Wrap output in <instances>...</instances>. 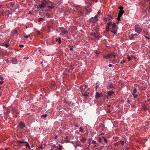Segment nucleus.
Wrapping results in <instances>:
<instances>
[{
  "label": "nucleus",
  "mask_w": 150,
  "mask_h": 150,
  "mask_svg": "<svg viewBox=\"0 0 150 150\" xmlns=\"http://www.w3.org/2000/svg\"><path fill=\"white\" fill-rule=\"evenodd\" d=\"M93 36L94 37L96 38H99L98 34L96 33H94Z\"/></svg>",
  "instance_id": "obj_21"
},
{
  "label": "nucleus",
  "mask_w": 150,
  "mask_h": 150,
  "mask_svg": "<svg viewBox=\"0 0 150 150\" xmlns=\"http://www.w3.org/2000/svg\"><path fill=\"white\" fill-rule=\"evenodd\" d=\"M55 41L56 42H58V43L59 44H60L61 43V38H59L58 39L57 38L56 40Z\"/></svg>",
  "instance_id": "obj_18"
},
{
  "label": "nucleus",
  "mask_w": 150,
  "mask_h": 150,
  "mask_svg": "<svg viewBox=\"0 0 150 150\" xmlns=\"http://www.w3.org/2000/svg\"><path fill=\"white\" fill-rule=\"evenodd\" d=\"M47 11L49 10V11H50L52 9L54 8L53 6H47Z\"/></svg>",
  "instance_id": "obj_20"
},
{
  "label": "nucleus",
  "mask_w": 150,
  "mask_h": 150,
  "mask_svg": "<svg viewBox=\"0 0 150 150\" xmlns=\"http://www.w3.org/2000/svg\"><path fill=\"white\" fill-rule=\"evenodd\" d=\"M80 141L83 143H84L86 141V139L84 137H83L80 139Z\"/></svg>",
  "instance_id": "obj_12"
},
{
  "label": "nucleus",
  "mask_w": 150,
  "mask_h": 150,
  "mask_svg": "<svg viewBox=\"0 0 150 150\" xmlns=\"http://www.w3.org/2000/svg\"><path fill=\"white\" fill-rule=\"evenodd\" d=\"M98 16L97 15H96L94 17V20H93V22H96L98 21Z\"/></svg>",
  "instance_id": "obj_23"
},
{
  "label": "nucleus",
  "mask_w": 150,
  "mask_h": 150,
  "mask_svg": "<svg viewBox=\"0 0 150 150\" xmlns=\"http://www.w3.org/2000/svg\"><path fill=\"white\" fill-rule=\"evenodd\" d=\"M137 34H134L132 33L130 35H129V38L130 40H134V35H136Z\"/></svg>",
  "instance_id": "obj_10"
},
{
  "label": "nucleus",
  "mask_w": 150,
  "mask_h": 150,
  "mask_svg": "<svg viewBox=\"0 0 150 150\" xmlns=\"http://www.w3.org/2000/svg\"><path fill=\"white\" fill-rule=\"evenodd\" d=\"M96 94L95 96V98L96 99H98L99 97H100V94L98 92H96Z\"/></svg>",
  "instance_id": "obj_19"
},
{
  "label": "nucleus",
  "mask_w": 150,
  "mask_h": 150,
  "mask_svg": "<svg viewBox=\"0 0 150 150\" xmlns=\"http://www.w3.org/2000/svg\"><path fill=\"white\" fill-rule=\"evenodd\" d=\"M105 30L107 32H108L110 30L109 27L108 26H106L105 28Z\"/></svg>",
  "instance_id": "obj_31"
},
{
  "label": "nucleus",
  "mask_w": 150,
  "mask_h": 150,
  "mask_svg": "<svg viewBox=\"0 0 150 150\" xmlns=\"http://www.w3.org/2000/svg\"><path fill=\"white\" fill-rule=\"evenodd\" d=\"M88 134V132L86 133H85V135H86V136Z\"/></svg>",
  "instance_id": "obj_62"
},
{
  "label": "nucleus",
  "mask_w": 150,
  "mask_h": 150,
  "mask_svg": "<svg viewBox=\"0 0 150 150\" xmlns=\"http://www.w3.org/2000/svg\"><path fill=\"white\" fill-rule=\"evenodd\" d=\"M124 12L123 10H120L118 16H119L120 17H121Z\"/></svg>",
  "instance_id": "obj_15"
},
{
  "label": "nucleus",
  "mask_w": 150,
  "mask_h": 150,
  "mask_svg": "<svg viewBox=\"0 0 150 150\" xmlns=\"http://www.w3.org/2000/svg\"><path fill=\"white\" fill-rule=\"evenodd\" d=\"M24 37H25V38H28V37H29V36H30V35H24Z\"/></svg>",
  "instance_id": "obj_43"
},
{
  "label": "nucleus",
  "mask_w": 150,
  "mask_h": 150,
  "mask_svg": "<svg viewBox=\"0 0 150 150\" xmlns=\"http://www.w3.org/2000/svg\"><path fill=\"white\" fill-rule=\"evenodd\" d=\"M81 93L82 94V96L84 97L85 98H87L88 96V95L87 94H83L82 92H81Z\"/></svg>",
  "instance_id": "obj_22"
},
{
  "label": "nucleus",
  "mask_w": 150,
  "mask_h": 150,
  "mask_svg": "<svg viewBox=\"0 0 150 150\" xmlns=\"http://www.w3.org/2000/svg\"><path fill=\"white\" fill-rule=\"evenodd\" d=\"M126 61V60H124L123 62H122V63H124Z\"/></svg>",
  "instance_id": "obj_64"
},
{
  "label": "nucleus",
  "mask_w": 150,
  "mask_h": 150,
  "mask_svg": "<svg viewBox=\"0 0 150 150\" xmlns=\"http://www.w3.org/2000/svg\"><path fill=\"white\" fill-rule=\"evenodd\" d=\"M84 93H85V94H88L89 93H88L87 91H85V92Z\"/></svg>",
  "instance_id": "obj_57"
},
{
  "label": "nucleus",
  "mask_w": 150,
  "mask_h": 150,
  "mask_svg": "<svg viewBox=\"0 0 150 150\" xmlns=\"http://www.w3.org/2000/svg\"><path fill=\"white\" fill-rule=\"evenodd\" d=\"M119 143L120 144H121L122 145H124V142L122 141H120L119 142Z\"/></svg>",
  "instance_id": "obj_34"
},
{
  "label": "nucleus",
  "mask_w": 150,
  "mask_h": 150,
  "mask_svg": "<svg viewBox=\"0 0 150 150\" xmlns=\"http://www.w3.org/2000/svg\"><path fill=\"white\" fill-rule=\"evenodd\" d=\"M4 45L6 47H8L9 46V45L8 44H7L6 43L4 44L3 45V46Z\"/></svg>",
  "instance_id": "obj_37"
},
{
  "label": "nucleus",
  "mask_w": 150,
  "mask_h": 150,
  "mask_svg": "<svg viewBox=\"0 0 150 150\" xmlns=\"http://www.w3.org/2000/svg\"><path fill=\"white\" fill-rule=\"evenodd\" d=\"M16 110L15 109H12L13 113V114H14L16 112V114H17V112L16 111Z\"/></svg>",
  "instance_id": "obj_30"
},
{
  "label": "nucleus",
  "mask_w": 150,
  "mask_h": 150,
  "mask_svg": "<svg viewBox=\"0 0 150 150\" xmlns=\"http://www.w3.org/2000/svg\"><path fill=\"white\" fill-rule=\"evenodd\" d=\"M65 140H66V141L67 142H69V138H68V136H66V137Z\"/></svg>",
  "instance_id": "obj_27"
},
{
  "label": "nucleus",
  "mask_w": 150,
  "mask_h": 150,
  "mask_svg": "<svg viewBox=\"0 0 150 150\" xmlns=\"http://www.w3.org/2000/svg\"><path fill=\"white\" fill-rule=\"evenodd\" d=\"M112 23L110 22H109L108 23H107V25L109 27V26L111 25Z\"/></svg>",
  "instance_id": "obj_40"
},
{
  "label": "nucleus",
  "mask_w": 150,
  "mask_h": 150,
  "mask_svg": "<svg viewBox=\"0 0 150 150\" xmlns=\"http://www.w3.org/2000/svg\"><path fill=\"white\" fill-rule=\"evenodd\" d=\"M79 129H80V131H83V130L82 129L81 127H80L79 128Z\"/></svg>",
  "instance_id": "obj_54"
},
{
  "label": "nucleus",
  "mask_w": 150,
  "mask_h": 150,
  "mask_svg": "<svg viewBox=\"0 0 150 150\" xmlns=\"http://www.w3.org/2000/svg\"><path fill=\"white\" fill-rule=\"evenodd\" d=\"M46 5V4L44 3L42 1L41 4L39 5V7H38V8H42L45 7Z\"/></svg>",
  "instance_id": "obj_9"
},
{
  "label": "nucleus",
  "mask_w": 150,
  "mask_h": 150,
  "mask_svg": "<svg viewBox=\"0 0 150 150\" xmlns=\"http://www.w3.org/2000/svg\"><path fill=\"white\" fill-rule=\"evenodd\" d=\"M112 64H110L109 65H108V66H109V67H112Z\"/></svg>",
  "instance_id": "obj_56"
},
{
  "label": "nucleus",
  "mask_w": 150,
  "mask_h": 150,
  "mask_svg": "<svg viewBox=\"0 0 150 150\" xmlns=\"http://www.w3.org/2000/svg\"><path fill=\"white\" fill-rule=\"evenodd\" d=\"M137 92V89L135 88H134L133 90V91L132 92V93H135Z\"/></svg>",
  "instance_id": "obj_33"
},
{
  "label": "nucleus",
  "mask_w": 150,
  "mask_h": 150,
  "mask_svg": "<svg viewBox=\"0 0 150 150\" xmlns=\"http://www.w3.org/2000/svg\"><path fill=\"white\" fill-rule=\"evenodd\" d=\"M127 58L128 59V61H130L131 60V59L129 55H128L127 57Z\"/></svg>",
  "instance_id": "obj_32"
},
{
  "label": "nucleus",
  "mask_w": 150,
  "mask_h": 150,
  "mask_svg": "<svg viewBox=\"0 0 150 150\" xmlns=\"http://www.w3.org/2000/svg\"><path fill=\"white\" fill-rule=\"evenodd\" d=\"M107 88H115L114 86V84H113L112 83H111L110 84H108L107 86Z\"/></svg>",
  "instance_id": "obj_6"
},
{
  "label": "nucleus",
  "mask_w": 150,
  "mask_h": 150,
  "mask_svg": "<svg viewBox=\"0 0 150 150\" xmlns=\"http://www.w3.org/2000/svg\"><path fill=\"white\" fill-rule=\"evenodd\" d=\"M47 117V114H45L44 115H42L41 116V117L42 118H45Z\"/></svg>",
  "instance_id": "obj_26"
},
{
  "label": "nucleus",
  "mask_w": 150,
  "mask_h": 150,
  "mask_svg": "<svg viewBox=\"0 0 150 150\" xmlns=\"http://www.w3.org/2000/svg\"><path fill=\"white\" fill-rule=\"evenodd\" d=\"M71 47H71L70 48V50L71 51H73V47H74V46L73 45H72L71 46Z\"/></svg>",
  "instance_id": "obj_35"
},
{
  "label": "nucleus",
  "mask_w": 150,
  "mask_h": 150,
  "mask_svg": "<svg viewBox=\"0 0 150 150\" xmlns=\"http://www.w3.org/2000/svg\"><path fill=\"white\" fill-rule=\"evenodd\" d=\"M92 143L93 144H97V143L96 141L92 140Z\"/></svg>",
  "instance_id": "obj_36"
},
{
  "label": "nucleus",
  "mask_w": 150,
  "mask_h": 150,
  "mask_svg": "<svg viewBox=\"0 0 150 150\" xmlns=\"http://www.w3.org/2000/svg\"><path fill=\"white\" fill-rule=\"evenodd\" d=\"M25 124L21 121L20 122L18 126V128L22 129L25 127Z\"/></svg>",
  "instance_id": "obj_5"
},
{
  "label": "nucleus",
  "mask_w": 150,
  "mask_h": 150,
  "mask_svg": "<svg viewBox=\"0 0 150 150\" xmlns=\"http://www.w3.org/2000/svg\"><path fill=\"white\" fill-rule=\"evenodd\" d=\"M114 93V92L112 91H108L107 92V95L109 96H111Z\"/></svg>",
  "instance_id": "obj_13"
},
{
  "label": "nucleus",
  "mask_w": 150,
  "mask_h": 150,
  "mask_svg": "<svg viewBox=\"0 0 150 150\" xmlns=\"http://www.w3.org/2000/svg\"><path fill=\"white\" fill-rule=\"evenodd\" d=\"M20 47H23L24 46V45H19V46Z\"/></svg>",
  "instance_id": "obj_48"
},
{
  "label": "nucleus",
  "mask_w": 150,
  "mask_h": 150,
  "mask_svg": "<svg viewBox=\"0 0 150 150\" xmlns=\"http://www.w3.org/2000/svg\"><path fill=\"white\" fill-rule=\"evenodd\" d=\"M50 27V26L49 25H47V29L49 28Z\"/></svg>",
  "instance_id": "obj_63"
},
{
  "label": "nucleus",
  "mask_w": 150,
  "mask_h": 150,
  "mask_svg": "<svg viewBox=\"0 0 150 150\" xmlns=\"http://www.w3.org/2000/svg\"><path fill=\"white\" fill-rule=\"evenodd\" d=\"M96 145H95L93 147H98V145H97V144H95Z\"/></svg>",
  "instance_id": "obj_52"
},
{
  "label": "nucleus",
  "mask_w": 150,
  "mask_h": 150,
  "mask_svg": "<svg viewBox=\"0 0 150 150\" xmlns=\"http://www.w3.org/2000/svg\"><path fill=\"white\" fill-rule=\"evenodd\" d=\"M64 103H68L67 102H66V101H65L64 100Z\"/></svg>",
  "instance_id": "obj_61"
},
{
  "label": "nucleus",
  "mask_w": 150,
  "mask_h": 150,
  "mask_svg": "<svg viewBox=\"0 0 150 150\" xmlns=\"http://www.w3.org/2000/svg\"><path fill=\"white\" fill-rule=\"evenodd\" d=\"M88 87V85H81L79 88L80 89L81 91L84 90Z\"/></svg>",
  "instance_id": "obj_8"
},
{
  "label": "nucleus",
  "mask_w": 150,
  "mask_h": 150,
  "mask_svg": "<svg viewBox=\"0 0 150 150\" xmlns=\"http://www.w3.org/2000/svg\"><path fill=\"white\" fill-rule=\"evenodd\" d=\"M28 58H29L28 57H24L23 59H27Z\"/></svg>",
  "instance_id": "obj_49"
},
{
  "label": "nucleus",
  "mask_w": 150,
  "mask_h": 150,
  "mask_svg": "<svg viewBox=\"0 0 150 150\" xmlns=\"http://www.w3.org/2000/svg\"><path fill=\"white\" fill-rule=\"evenodd\" d=\"M0 79L1 81H3L4 80V78L1 77V76L0 75Z\"/></svg>",
  "instance_id": "obj_45"
},
{
  "label": "nucleus",
  "mask_w": 150,
  "mask_h": 150,
  "mask_svg": "<svg viewBox=\"0 0 150 150\" xmlns=\"http://www.w3.org/2000/svg\"><path fill=\"white\" fill-rule=\"evenodd\" d=\"M134 96V98H137V97L138 96V95H135V96Z\"/></svg>",
  "instance_id": "obj_47"
},
{
  "label": "nucleus",
  "mask_w": 150,
  "mask_h": 150,
  "mask_svg": "<svg viewBox=\"0 0 150 150\" xmlns=\"http://www.w3.org/2000/svg\"><path fill=\"white\" fill-rule=\"evenodd\" d=\"M62 30H61V34L64 35L65 34L67 33H68V31L67 30L61 28Z\"/></svg>",
  "instance_id": "obj_7"
},
{
  "label": "nucleus",
  "mask_w": 150,
  "mask_h": 150,
  "mask_svg": "<svg viewBox=\"0 0 150 150\" xmlns=\"http://www.w3.org/2000/svg\"><path fill=\"white\" fill-rule=\"evenodd\" d=\"M116 54L113 52L109 53L103 56V58L105 59H108L113 57L114 59L116 58Z\"/></svg>",
  "instance_id": "obj_2"
},
{
  "label": "nucleus",
  "mask_w": 150,
  "mask_h": 150,
  "mask_svg": "<svg viewBox=\"0 0 150 150\" xmlns=\"http://www.w3.org/2000/svg\"><path fill=\"white\" fill-rule=\"evenodd\" d=\"M74 126L76 127H78V125L77 124H76L75 125H74Z\"/></svg>",
  "instance_id": "obj_55"
},
{
  "label": "nucleus",
  "mask_w": 150,
  "mask_h": 150,
  "mask_svg": "<svg viewBox=\"0 0 150 150\" xmlns=\"http://www.w3.org/2000/svg\"><path fill=\"white\" fill-rule=\"evenodd\" d=\"M68 104L70 106H71V105H73V103H68Z\"/></svg>",
  "instance_id": "obj_53"
},
{
  "label": "nucleus",
  "mask_w": 150,
  "mask_h": 150,
  "mask_svg": "<svg viewBox=\"0 0 150 150\" xmlns=\"http://www.w3.org/2000/svg\"><path fill=\"white\" fill-rule=\"evenodd\" d=\"M112 29H118L116 25V23H113L112 25Z\"/></svg>",
  "instance_id": "obj_14"
},
{
  "label": "nucleus",
  "mask_w": 150,
  "mask_h": 150,
  "mask_svg": "<svg viewBox=\"0 0 150 150\" xmlns=\"http://www.w3.org/2000/svg\"><path fill=\"white\" fill-rule=\"evenodd\" d=\"M16 144L19 146L25 145L26 147L28 148L29 149H30L28 143L26 142L23 140H17L16 142Z\"/></svg>",
  "instance_id": "obj_1"
},
{
  "label": "nucleus",
  "mask_w": 150,
  "mask_h": 150,
  "mask_svg": "<svg viewBox=\"0 0 150 150\" xmlns=\"http://www.w3.org/2000/svg\"><path fill=\"white\" fill-rule=\"evenodd\" d=\"M96 85H97L96 87V91L97 90V89L98 88V86L97 85V83H96Z\"/></svg>",
  "instance_id": "obj_46"
},
{
  "label": "nucleus",
  "mask_w": 150,
  "mask_h": 150,
  "mask_svg": "<svg viewBox=\"0 0 150 150\" xmlns=\"http://www.w3.org/2000/svg\"><path fill=\"white\" fill-rule=\"evenodd\" d=\"M117 29H110V30L111 32L113 33L114 35H116L117 33Z\"/></svg>",
  "instance_id": "obj_11"
},
{
  "label": "nucleus",
  "mask_w": 150,
  "mask_h": 150,
  "mask_svg": "<svg viewBox=\"0 0 150 150\" xmlns=\"http://www.w3.org/2000/svg\"><path fill=\"white\" fill-rule=\"evenodd\" d=\"M149 9L148 10V12L149 13H150V4H149Z\"/></svg>",
  "instance_id": "obj_50"
},
{
  "label": "nucleus",
  "mask_w": 150,
  "mask_h": 150,
  "mask_svg": "<svg viewBox=\"0 0 150 150\" xmlns=\"http://www.w3.org/2000/svg\"><path fill=\"white\" fill-rule=\"evenodd\" d=\"M102 141H103V139H102V138L101 139L100 138L98 140V142H99V143H101Z\"/></svg>",
  "instance_id": "obj_38"
},
{
  "label": "nucleus",
  "mask_w": 150,
  "mask_h": 150,
  "mask_svg": "<svg viewBox=\"0 0 150 150\" xmlns=\"http://www.w3.org/2000/svg\"><path fill=\"white\" fill-rule=\"evenodd\" d=\"M4 83L3 81H0V84H2Z\"/></svg>",
  "instance_id": "obj_51"
},
{
  "label": "nucleus",
  "mask_w": 150,
  "mask_h": 150,
  "mask_svg": "<svg viewBox=\"0 0 150 150\" xmlns=\"http://www.w3.org/2000/svg\"><path fill=\"white\" fill-rule=\"evenodd\" d=\"M12 63L14 64H16V62L17 61V59L16 58H13L11 60Z\"/></svg>",
  "instance_id": "obj_17"
},
{
  "label": "nucleus",
  "mask_w": 150,
  "mask_h": 150,
  "mask_svg": "<svg viewBox=\"0 0 150 150\" xmlns=\"http://www.w3.org/2000/svg\"><path fill=\"white\" fill-rule=\"evenodd\" d=\"M44 18H40L38 19V22H40L41 21H43L44 20Z\"/></svg>",
  "instance_id": "obj_28"
},
{
  "label": "nucleus",
  "mask_w": 150,
  "mask_h": 150,
  "mask_svg": "<svg viewBox=\"0 0 150 150\" xmlns=\"http://www.w3.org/2000/svg\"><path fill=\"white\" fill-rule=\"evenodd\" d=\"M134 30L136 32L140 34L142 30V29L139 25L137 24L134 26Z\"/></svg>",
  "instance_id": "obj_3"
},
{
  "label": "nucleus",
  "mask_w": 150,
  "mask_h": 150,
  "mask_svg": "<svg viewBox=\"0 0 150 150\" xmlns=\"http://www.w3.org/2000/svg\"><path fill=\"white\" fill-rule=\"evenodd\" d=\"M13 32L14 34H18V33L17 30L16 29H15L13 30Z\"/></svg>",
  "instance_id": "obj_25"
},
{
  "label": "nucleus",
  "mask_w": 150,
  "mask_h": 150,
  "mask_svg": "<svg viewBox=\"0 0 150 150\" xmlns=\"http://www.w3.org/2000/svg\"><path fill=\"white\" fill-rule=\"evenodd\" d=\"M119 8L120 9V10H123V7L122 6H121L119 7Z\"/></svg>",
  "instance_id": "obj_41"
},
{
  "label": "nucleus",
  "mask_w": 150,
  "mask_h": 150,
  "mask_svg": "<svg viewBox=\"0 0 150 150\" xmlns=\"http://www.w3.org/2000/svg\"><path fill=\"white\" fill-rule=\"evenodd\" d=\"M121 17H120L119 16H118L117 18V20L118 21H120V18Z\"/></svg>",
  "instance_id": "obj_44"
},
{
  "label": "nucleus",
  "mask_w": 150,
  "mask_h": 150,
  "mask_svg": "<svg viewBox=\"0 0 150 150\" xmlns=\"http://www.w3.org/2000/svg\"><path fill=\"white\" fill-rule=\"evenodd\" d=\"M62 145H59V146L58 147V146H57L55 147L56 149L55 150H61L62 149Z\"/></svg>",
  "instance_id": "obj_16"
},
{
  "label": "nucleus",
  "mask_w": 150,
  "mask_h": 150,
  "mask_svg": "<svg viewBox=\"0 0 150 150\" xmlns=\"http://www.w3.org/2000/svg\"><path fill=\"white\" fill-rule=\"evenodd\" d=\"M95 53L96 54H99L100 52L99 51H96Z\"/></svg>",
  "instance_id": "obj_39"
},
{
  "label": "nucleus",
  "mask_w": 150,
  "mask_h": 150,
  "mask_svg": "<svg viewBox=\"0 0 150 150\" xmlns=\"http://www.w3.org/2000/svg\"><path fill=\"white\" fill-rule=\"evenodd\" d=\"M132 95H133V96H135V95H136V94H135V93H132Z\"/></svg>",
  "instance_id": "obj_60"
},
{
  "label": "nucleus",
  "mask_w": 150,
  "mask_h": 150,
  "mask_svg": "<svg viewBox=\"0 0 150 150\" xmlns=\"http://www.w3.org/2000/svg\"><path fill=\"white\" fill-rule=\"evenodd\" d=\"M145 37L146 38H147V39H148V40H149V37H147L146 36H145Z\"/></svg>",
  "instance_id": "obj_58"
},
{
  "label": "nucleus",
  "mask_w": 150,
  "mask_h": 150,
  "mask_svg": "<svg viewBox=\"0 0 150 150\" xmlns=\"http://www.w3.org/2000/svg\"><path fill=\"white\" fill-rule=\"evenodd\" d=\"M112 63L113 64H115L116 63V61L115 60V59H114L113 60Z\"/></svg>",
  "instance_id": "obj_42"
},
{
  "label": "nucleus",
  "mask_w": 150,
  "mask_h": 150,
  "mask_svg": "<svg viewBox=\"0 0 150 150\" xmlns=\"http://www.w3.org/2000/svg\"><path fill=\"white\" fill-rule=\"evenodd\" d=\"M58 136L57 135H56L55 137H54V138L55 139H57V138Z\"/></svg>",
  "instance_id": "obj_59"
},
{
  "label": "nucleus",
  "mask_w": 150,
  "mask_h": 150,
  "mask_svg": "<svg viewBox=\"0 0 150 150\" xmlns=\"http://www.w3.org/2000/svg\"><path fill=\"white\" fill-rule=\"evenodd\" d=\"M112 19V18L110 15L108 14L107 16L104 18V20L105 21H109Z\"/></svg>",
  "instance_id": "obj_4"
},
{
  "label": "nucleus",
  "mask_w": 150,
  "mask_h": 150,
  "mask_svg": "<svg viewBox=\"0 0 150 150\" xmlns=\"http://www.w3.org/2000/svg\"><path fill=\"white\" fill-rule=\"evenodd\" d=\"M55 145L54 144H52L51 146V149L49 150H53L54 148H55Z\"/></svg>",
  "instance_id": "obj_29"
},
{
  "label": "nucleus",
  "mask_w": 150,
  "mask_h": 150,
  "mask_svg": "<svg viewBox=\"0 0 150 150\" xmlns=\"http://www.w3.org/2000/svg\"><path fill=\"white\" fill-rule=\"evenodd\" d=\"M102 139L103 141H104L106 143H107V140L105 137H103Z\"/></svg>",
  "instance_id": "obj_24"
}]
</instances>
